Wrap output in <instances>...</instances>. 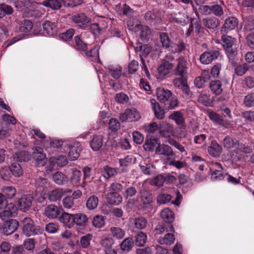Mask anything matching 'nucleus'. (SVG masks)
<instances>
[{
  "mask_svg": "<svg viewBox=\"0 0 254 254\" xmlns=\"http://www.w3.org/2000/svg\"><path fill=\"white\" fill-rule=\"evenodd\" d=\"M123 189V186L118 183H113L111 185L110 192L107 194L108 202L112 205H118L122 201V197L118 192Z\"/></svg>",
  "mask_w": 254,
  "mask_h": 254,
  "instance_id": "1",
  "label": "nucleus"
},
{
  "mask_svg": "<svg viewBox=\"0 0 254 254\" xmlns=\"http://www.w3.org/2000/svg\"><path fill=\"white\" fill-rule=\"evenodd\" d=\"M22 233L26 237L40 234L42 233L39 226H36L33 220L26 217L22 221Z\"/></svg>",
  "mask_w": 254,
  "mask_h": 254,
  "instance_id": "2",
  "label": "nucleus"
},
{
  "mask_svg": "<svg viewBox=\"0 0 254 254\" xmlns=\"http://www.w3.org/2000/svg\"><path fill=\"white\" fill-rule=\"evenodd\" d=\"M127 26L129 30L136 33L137 35L142 40L148 39L150 37L151 30L147 26H143L140 24L133 25L131 24V22H127Z\"/></svg>",
  "mask_w": 254,
  "mask_h": 254,
  "instance_id": "3",
  "label": "nucleus"
},
{
  "mask_svg": "<svg viewBox=\"0 0 254 254\" xmlns=\"http://www.w3.org/2000/svg\"><path fill=\"white\" fill-rule=\"evenodd\" d=\"M222 40L224 48L226 51L228 57L233 58L237 54L236 48L235 47L236 39L227 35H223Z\"/></svg>",
  "mask_w": 254,
  "mask_h": 254,
  "instance_id": "4",
  "label": "nucleus"
},
{
  "mask_svg": "<svg viewBox=\"0 0 254 254\" xmlns=\"http://www.w3.org/2000/svg\"><path fill=\"white\" fill-rule=\"evenodd\" d=\"M140 118V115L135 108L127 109L121 114L120 116V120L123 122H132L137 121Z\"/></svg>",
  "mask_w": 254,
  "mask_h": 254,
  "instance_id": "5",
  "label": "nucleus"
},
{
  "mask_svg": "<svg viewBox=\"0 0 254 254\" xmlns=\"http://www.w3.org/2000/svg\"><path fill=\"white\" fill-rule=\"evenodd\" d=\"M70 18L77 26L83 29H86L88 27L90 21V18L87 17L83 13L73 14Z\"/></svg>",
  "mask_w": 254,
  "mask_h": 254,
  "instance_id": "6",
  "label": "nucleus"
},
{
  "mask_svg": "<svg viewBox=\"0 0 254 254\" xmlns=\"http://www.w3.org/2000/svg\"><path fill=\"white\" fill-rule=\"evenodd\" d=\"M218 51H210L204 52L199 58L200 62L203 64H209L213 60H216L219 56Z\"/></svg>",
  "mask_w": 254,
  "mask_h": 254,
  "instance_id": "7",
  "label": "nucleus"
},
{
  "mask_svg": "<svg viewBox=\"0 0 254 254\" xmlns=\"http://www.w3.org/2000/svg\"><path fill=\"white\" fill-rule=\"evenodd\" d=\"M159 133L164 138H171L174 136L173 127L166 122H163L159 124Z\"/></svg>",
  "mask_w": 254,
  "mask_h": 254,
  "instance_id": "8",
  "label": "nucleus"
},
{
  "mask_svg": "<svg viewBox=\"0 0 254 254\" xmlns=\"http://www.w3.org/2000/svg\"><path fill=\"white\" fill-rule=\"evenodd\" d=\"M32 200V197L30 195L22 196L17 202L18 209L24 212L27 211L31 206Z\"/></svg>",
  "mask_w": 254,
  "mask_h": 254,
  "instance_id": "9",
  "label": "nucleus"
},
{
  "mask_svg": "<svg viewBox=\"0 0 254 254\" xmlns=\"http://www.w3.org/2000/svg\"><path fill=\"white\" fill-rule=\"evenodd\" d=\"M156 153L159 155H162L167 157V161H169L170 159L174 155V152L172 148L168 145L160 144L159 146L156 147Z\"/></svg>",
  "mask_w": 254,
  "mask_h": 254,
  "instance_id": "10",
  "label": "nucleus"
},
{
  "mask_svg": "<svg viewBox=\"0 0 254 254\" xmlns=\"http://www.w3.org/2000/svg\"><path fill=\"white\" fill-rule=\"evenodd\" d=\"M187 60L183 57L179 58L178 63L175 70V75L184 77L187 74L188 70Z\"/></svg>",
  "mask_w": 254,
  "mask_h": 254,
  "instance_id": "11",
  "label": "nucleus"
},
{
  "mask_svg": "<svg viewBox=\"0 0 254 254\" xmlns=\"http://www.w3.org/2000/svg\"><path fill=\"white\" fill-rule=\"evenodd\" d=\"M156 93L158 99L162 103L168 101L172 96V93L169 90L162 87L157 88Z\"/></svg>",
  "mask_w": 254,
  "mask_h": 254,
  "instance_id": "12",
  "label": "nucleus"
},
{
  "mask_svg": "<svg viewBox=\"0 0 254 254\" xmlns=\"http://www.w3.org/2000/svg\"><path fill=\"white\" fill-rule=\"evenodd\" d=\"M238 24V20L235 17H229L225 20L221 29L222 32H226L228 30L235 29Z\"/></svg>",
  "mask_w": 254,
  "mask_h": 254,
  "instance_id": "13",
  "label": "nucleus"
},
{
  "mask_svg": "<svg viewBox=\"0 0 254 254\" xmlns=\"http://www.w3.org/2000/svg\"><path fill=\"white\" fill-rule=\"evenodd\" d=\"M60 222L68 228H71L74 225V214L64 212L60 217Z\"/></svg>",
  "mask_w": 254,
  "mask_h": 254,
  "instance_id": "14",
  "label": "nucleus"
},
{
  "mask_svg": "<svg viewBox=\"0 0 254 254\" xmlns=\"http://www.w3.org/2000/svg\"><path fill=\"white\" fill-rule=\"evenodd\" d=\"M60 212V208L54 204H50L45 209L46 216L50 219L56 218Z\"/></svg>",
  "mask_w": 254,
  "mask_h": 254,
  "instance_id": "15",
  "label": "nucleus"
},
{
  "mask_svg": "<svg viewBox=\"0 0 254 254\" xmlns=\"http://www.w3.org/2000/svg\"><path fill=\"white\" fill-rule=\"evenodd\" d=\"M150 102L155 117L159 120L163 119L165 116V112L161 108L159 104L154 99H150Z\"/></svg>",
  "mask_w": 254,
  "mask_h": 254,
  "instance_id": "16",
  "label": "nucleus"
},
{
  "mask_svg": "<svg viewBox=\"0 0 254 254\" xmlns=\"http://www.w3.org/2000/svg\"><path fill=\"white\" fill-rule=\"evenodd\" d=\"M90 145L94 151L99 150L103 145V136L102 135H95L91 140Z\"/></svg>",
  "mask_w": 254,
  "mask_h": 254,
  "instance_id": "17",
  "label": "nucleus"
},
{
  "mask_svg": "<svg viewBox=\"0 0 254 254\" xmlns=\"http://www.w3.org/2000/svg\"><path fill=\"white\" fill-rule=\"evenodd\" d=\"M18 222L16 220L6 221L3 231L6 235H10L18 228Z\"/></svg>",
  "mask_w": 254,
  "mask_h": 254,
  "instance_id": "18",
  "label": "nucleus"
},
{
  "mask_svg": "<svg viewBox=\"0 0 254 254\" xmlns=\"http://www.w3.org/2000/svg\"><path fill=\"white\" fill-rule=\"evenodd\" d=\"M1 194L5 199L12 198L16 193L15 188L12 186L3 187L1 189Z\"/></svg>",
  "mask_w": 254,
  "mask_h": 254,
  "instance_id": "19",
  "label": "nucleus"
},
{
  "mask_svg": "<svg viewBox=\"0 0 254 254\" xmlns=\"http://www.w3.org/2000/svg\"><path fill=\"white\" fill-rule=\"evenodd\" d=\"M69 149L68 154L69 159L72 161L76 160L79 156L80 144L78 143H75L73 146L69 147Z\"/></svg>",
  "mask_w": 254,
  "mask_h": 254,
  "instance_id": "20",
  "label": "nucleus"
},
{
  "mask_svg": "<svg viewBox=\"0 0 254 254\" xmlns=\"http://www.w3.org/2000/svg\"><path fill=\"white\" fill-rule=\"evenodd\" d=\"M141 205L143 208H147L150 207L152 202L150 195L146 190L140 191Z\"/></svg>",
  "mask_w": 254,
  "mask_h": 254,
  "instance_id": "21",
  "label": "nucleus"
},
{
  "mask_svg": "<svg viewBox=\"0 0 254 254\" xmlns=\"http://www.w3.org/2000/svg\"><path fill=\"white\" fill-rule=\"evenodd\" d=\"M173 64L168 62L162 63L158 68V71L161 76H165L170 72Z\"/></svg>",
  "mask_w": 254,
  "mask_h": 254,
  "instance_id": "22",
  "label": "nucleus"
},
{
  "mask_svg": "<svg viewBox=\"0 0 254 254\" xmlns=\"http://www.w3.org/2000/svg\"><path fill=\"white\" fill-rule=\"evenodd\" d=\"M221 147L216 141H212L211 145L208 148V151L210 155L213 157H218L221 152Z\"/></svg>",
  "mask_w": 254,
  "mask_h": 254,
  "instance_id": "23",
  "label": "nucleus"
},
{
  "mask_svg": "<svg viewBox=\"0 0 254 254\" xmlns=\"http://www.w3.org/2000/svg\"><path fill=\"white\" fill-rule=\"evenodd\" d=\"M203 23L206 27L214 29L220 25V21L215 17H208L203 20Z\"/></svg>",
  "mask_w": 254,
  "mask_h": 254,
  "instance_id": "24",
  "label": "nucleus"
},
{
  "mask_svg": "<svg viewBox=\"0 0 254 254\" xmlns=\"http://www.w3.org/2000/svg\"><path fill=\"white\" fill-rule=\"evenodd\" d=\"M139 167L142 172L145 175H150L154 171V165L147 160L141 162Z\"/></svg>",
  "mask_w": 254,
  "mask_h": 254,
  "instance_id": "25",
  "label": "nucleus"
},
{
  "mask_svg": "<svg viewBox=\"0 0 254 254\" xmlns=\"http://www.w3.org/2000/svg\"><path fill=\"white\" fill-rule=\"evenodd\" d=\"M209 87L212 93L216 95L221 94L223 91L222 83L219 80H212L209 84Z\"/></svg>",
  "mask_w": 254,
  "mask_h": 254,
  "instance_id": "26",
  "label": "nucleus"
},
{
  "mask_svg": "<svg viewBox=\"0 0 254 254\" xmlns=\"http://www.w3.org/2000/svg\"><path fill=\"white\" fill-rule=\"evenodd\" d=\"M44 30L49 36L54 35L57 32V26L56 24L50 21H45L43 24Z\"/></svg>",
  "mask_w": 254,
  "mask_h": 254,
  "instance_id": "27",
  "label": "nucleus"
},
{
  "mask_svg": "<svg viewBox=\"0 0 254 254\" xmlns=\"http://www.w3.org/2000/svg\"><path fill=\"white\" fill-rule=\"evenodd\" d=\"M11 173L15 177H20L23 174V171L21 166L18 163H12L9 167Z\"/></svg>",
  "mask_w": 254,
  "mask_h": 254,
  "instance_id": "28",
  "label": "nucleus"
},
{
  "mask_svg": "<svg viewBox=\"0 0 254 254\" xmlns=\"http://www.w3.org/2000/svg\"><path fill=\"white\" fill-rule=\"evenodd\" d=\"M238 143V141L235 138L231 137L229 136H226L223 141V146L228 149L232 148H235L236 149Z\"/></svg>",
  "mask_w": 254,
  "mask_h": 254,
  "instance_id": "29",
  "label": "nucleus"
},
{
  "mask_svg": "<svg viewBox=\"0 0 254 254\" xmlns=\"http://www.w3.org/2000/svg\"><path fill=\"white\" fill-rule=\"evenodd\" d=\"M64 194V192L63 189H55L49 193V199L51 201H56L60 200Z\"/></svg>",
  "mask_w": 254,
  "mask_h": 254,
  "instance_id": "30",
  "label": "nucleus"
},
{
  "mask_svg": "<svg viewBox=\"0 0 254 254\" xmlns=\"http://www.w3.org/2000/svg\"><path fill=\"white\" fill-rule=\"evenodd\" d=\"M74 224L78 226L86 225L88 219L87 216L82 213H76L74 214Z\"/></svg>",
  "mask_w": 254,
  "mask_h": 254,
  "instance_id": "31",
  "label": "nucleus"
},
{
  "mask_svg": "<svg viewBox=\"0 0 254 254\" xmlns=\"http://www.w3.org/2000/svg\"><path fill=\"white\" fill-rule=\"evenodd\" d=\"M42 4L45 6L56 10L61 7L62 0H46L43 2Z\"/></svg>",
  "mask_w": 254,
  "mask_h": 254,
  "instance_id": "32",
  "label": "nucleus"
},
{
  "mask_svg": "<svg viewBox=\"0 0 254 254\" xmlns=\"http://www.w3.org/2000/svg\"><path fill=\"white\" fill-rule=\"evenodd\" d=\"M160 144V143L157 139L150 138L146 140L144 147L146 150L153 151L154 148L156 149V147L159 146Z\"/></svg>",
  "mask_w": 254,
  "mask_h": 254,
  "instance_id": "33",
  "label": "nucleus"
},
{
  "mask_svg": "<svg viewBox=\"0 0 254 254\" xmlns=\"http://www.w3.org/2000/svg\"><path fill=\"white\" fill-rule=\"evenodd\" d=\"M136 52H139V56L141 61L143 60V57H146L151 51V47L148 45H138L136 48Z\"/></svg>",
  "mask_w": 254,
  "mask_h": 254,
  "instance_id": "34",
  "label": "nucleus"
},
{
  "mask_svg": "<svg viewBox=\"0 0 254 254\" xmlns=\"http://www.w3.org/2000/svg\"><path fill=\"white\" fill-rule=\"evenodd\" d=\"M174 235L172 233L167 234L164 237H160L157 241L161 245H171L175 241Z\"/></svg>",
  "mask_w": 254,
  "mask_h": 254,
  "instance_id": "35",
  "label": "nucleus"
},
{
  "mask_svg": "<svg viewBox=\"0 0 254 254\" xmlns=\"http://www.w3.org/2000/svg\"><path fill=\"white\" fill-rule=\"evenodd\" d=\"M53 180L57 185H62L67 181V177L64 173L58 172L54 174Z\"/></svg>",
  "mask_w": 254,
  "mask_h": 254,
  "instance_id": "36",
  "label": "nucleus"
},
{
  "mask_svg": "<svg viewBox=\"0 0 254 254\" xmlns=\"http://www.w3.org/2000/svg\"><path fill=\"white\" fill-rule=\"evenodd\" d=\"M161 217L166 222H171L174 220L173 212L169 208L164 209L161 212Z\"/></svg>",
  "mask_w": 254,
  "mask_h": 254,
  "instance_id": "37",
  "label": "nucleus"
},
{
  "mask_svg": "<svg viewBox=\"0 0 254 254\" xmlns=\"http://www.w3.org/2000/svg\"><path fill=\"white\" fill-rule=\"evenodd\" d=\"M43 149L40 147L34 149L33 157L37 161L42 162L46 159V155L43 153Z\"/></svg>",
  "mask_w": 254,
  "mask_h": 254,
  "instance_id": "38",
  "label": "nucleus"
},
{
  "mask_svg": "<svg viewBox=\"0 0 254 254\" xmlns=\"http://www.w3.org/2000/svg\"><path fill=\"white\" fill-rule=\"evenodd\" d=\"M74 48L79 51H86L87 49V45L81 40L79 36L74 37Z\"/></svg>",
  "mask_w": 254,
  "mask_h": 254,
  "instance_id": "39",
  "label": "nucleus"
},
{
  "mask_svg": "<svg viewBox=\"0 0 254 254\" xmlns=\"http://www.w3.org/2000/svg\"><path fill=\"white\" fill-rule=\"evenodd\" d=\"M98 204V198L95 195L90 196L86 201V206L88 209L92 210L96 208Z\"/></svg>",
  "mask_w": 254,
  "mask_h": 254,
  "instance_id": "40",
  "label": "nucleus"
},
{
  "mask_svg": "<svg viewBox=\"0 0 254 254\" xmlns=\"http://www.w3.org/2000/svg\"><path fill=\"white\" fill-rule=\"evenodd\" d=\"M14 158H16V160L18 161L25 162L30 160L31 156L28 152L25 151H21L15 154Z\"/></svg>",
  "mask_w": 254,
  "mask_h": 254,
  "instance_id": "41",
  "label": "nucleus"
},
{
  "mask_svg": "<svg viewBox=\"0 0 254 254\" xmlns=\"http://www.w3.org/2000/svg\"><path fill=\"white\" fill-rule=\"evenodd\" d=\"M63 207L66 209H74L75 205L73 198L71 196H66L62 200Z\"/></svg>",
  "mask_w": 254,
  "mask_h": 254,
  "instance_id": "42",
  "label": "nucleus"
},
{
  "mask_svg": "<svg viewBox=\"0 0 254 254\" xmlns=\"http://www.w3.org/2000/svg\"><path fill=\"white\" fill-rule=\"evenodd\" d=\"M35 186L39 189V191H41L47 189L49 187V184L45 178L39 177L36 180Z\"/></svg>",
  "mask_w": 254,
  "mask_h": 254,
  "instance_id": "43",
  "label": "nucleus"
},
{
  "mask_svg": "<svg viewBox=\"0 0 254 254\" xmlns=\"http://www.w3.org/2000/svg\"><path fill=\"white\" fill-rule=\"evenodd\" d=\"M249 69V66L247 64H243L237 65L234 69L235 73L238 76H243Z\"/></svg>",
  "mask_w": 254,
  "mask_h": 254,
  "instance_id": "44",
  "label": "nucleus"
},
{
  "mask_svg": "<svg viewBox=\"0 0 254 254\" xmlns=\"http://www.w3.org/2000/svg\"><path fill=\"white\" fill-rule=\"evenodd\" d=\"M135 161V158L132 155H127L123 159H121L119 160L120 166H128L132 164H133Z\"/></svg>",
  "mask_w": 254,
  "mask_h": 254,
  "instance_id": "45",
  "label": "nucleus"
},
{
  "mask_svg": "<svg viewBox=\"0 0 254 254\" xmlns=\"http://www.w3.org/2000/svg\"><path fill=\"white\" fill-rule=\"evenodd\" d=\"M2 121L6 125H13L16 124L17 121L16 118L10 115L7 114H4L1 116Z\"/></svg>",
  "mask_w": 254,
  "mask_h": 254,
  "instance_id": "46",
  "label": "nucleus"
},
{
  "mask_svg": "<svg viewBox=\"0 0 254 254\" xmlns=\"http://www.w3.org/2000/svg\"><path fill=\"white\" fill-rule=\"evenodd\" d=\"M210 11L216 16H220L223 13L222 7L218 4H214L206 6Z\"/></svg>",
  "mask_w": 254,
  "mask_h": 254,
  "instance_id": "47",
  "label": "nucleus"
},
{
  "mask_svg": "<svg viewBox=\"0 0 254 254\" xmlns=\"http://www.w3.org/2000/svg\"><path fill=\"white\" fill-rule=\"evenodd\" d=\"M146 240L147 236L142 232H139L135 237L136 244L139 246H143L146 242Z\"/></svg>",
  "mask_w": 254,
  "mask_h": 254,
  "instance_id": "48",
  "label": "nucleus"
},
{
  "mask_svg": "<svg viewBox=\"0 0 254 254\" xmlns=\"http://www.w3.org/2000/svg\"><path fill=\"white\" fill-rule=\"evenodd\" d=\"M134 224L136 228L143 229L147 225V221L144 217H141L136 218L134 220Z\"/></svg>",
  "mask_w": 254,
  "mask_h": 254,
  "instance_id": "49",
  "label": "nucleus"
},
{
  "mask_svg": "<svg viewBox=\"0 0 254 254\" xmlns=\"http://www.w3.org/2000/svg\"><path fill=\"white\" fill-rule=\"evenodd\" d=\"M169 118L175 121L178 125H182L184 123V118L182 114L179 112H175L171 114Z\"/></svg>",
  "mask_w": 254,
  "mask_h": 254,
  "instance_id": "50",
  "label": "nucleus"
},
{
  "mask_svg": "<svg viewBox=\"0 0 254 254\" xmlns=\"http://www.w3.org/2000/svg\"><path fill=\"white\" fill-rule=\"evenodd\" d=\"M160 39L163 47L168 48L170 47L171 41L166 33H161L160 34Z\"/></svg>",
  "mask_w": 254,
  "mask_h": 254,
  "instance_id": "51",
  "label": "nucleus"
},
{
  "mask_svg": "<svg viewBox=\"0 0 254 254\" xmlns=\"http://www.w3.org/2000/svg\"><path fill=\"white\" fill-rule=\"evenodd\" d=\"M133 245L132 239L130 238H127L122 242L121 245V248L122 250L124 251H128L131 249Z\"/></svg>",
  "mask_w": 254,
  "mask_h": 254,
  "instance_id": "52",
  "label": "nucleus"
},
{
  "mask_svg": "<svg viewBox=\"0 0 254 254\" xmlns=\"http://www.w3.org/2000/svg\"><path fill=\"white\" fill-rule=\"evenodd\" d=\"M111 232L112 236L117 239H121L125 236L124 231L119 227L111 228Z\"/></svg>",
  "mask_w": 254,
  "mask_h": 254,
  "instance_id": "53",
  "label": "nucleus"
},
{
  "mask_svg": "<svg viewBox=\"0 0 254 254\" xmlns=\"http://www.w3.org/2000/svg\"><path fill=\"white\" fill-rule=\"evenodd\" d=\"M104 176L106 178L113 177L118 173V169L110 167L108 166L104 167Z\"/></svg>",
  "mask_w": 254,
  "mask_h": 254,
  "instance_id": "54",
  "label": "nucleus"
},
{
  "mask_svg": "<svg viewBox=\"0 0 254 254\" xmlns=\"http://www.w3.org/2000/svg\"><path fill=\"white\" fill-rule=\"evenodd\" d=\"M244 104L248 107L254 106V93L251 92L245 97Z\"/></svg>",
  "mask_w": 254,
  "mask_h": 254,
  "instance_id": "55",
  "label": "nucleus"
},
{
  "mask_svg": "<svg viewBox=\"0 0 254 254\" xmlns=\"http://www.w3.org/2000/svg\"><path fill=\"white\" fill-rule=\"evenodd\" d=\"M168 165L176 167L178 169L185 168L187 165L185 162L170 159L167 161Z\"/></svg>",
  "mask_w": 254,
  "mask_h": 254,
  "instance_id": "56",
  "label": "nucleus"
},
{
  "mask_svg": "<svg viewBox=\"0 0 254 254\" xmlns=\"http://www.w3.org/2000/svg\"><path fill=\"white\" fill-rule=\"evenodd\" d=\"M236 149L240 152L245 154H250L252 152V149L246 144L240 143L238 142Z\"/></svg>",
  "mask_w": 254,
  "mask_h": 254,
  "instance_id": "57",
  "label": "nucleus"
},
{
  "mask_svg": "<svg viewBox=\"0 0 254 254\" xmlns=\"http://www.w3.org/2000/svg\"><path fill=\"white\" fill-rule=\"evenodd\" d=\"M111 76L116 79L119 78L121 75L122 68L120 66H111L109 68Z\"/></svg>",
  "mask_w": 254,
  "mask_h": 254,
  "instance_id": "58",
  "label": "nucleus"
},
{
  "mask_svg": "<svg viewBox=\"0 0 254 254\" xmlns=\"http://www.w3.org/2000/svg\"><path fill=\"white\" fill-rule=\"evenodd\" d=\"M32 26L33 24L32 22L30 20H26L22 23L20 27V30L21 32L27 33L32 29Z\"/></svg>",
  "mask_w": 254,
  "mask_h": 254,
  "instance_id": "59",
  "label": "nucleus"
},
{
  "mask_svg": "<svg viewBox=\"0 0 254 254\" xmlns=\"http://www.w3.org/2000/svg\"><path fill=\"white\" fill-rule=\"evenodd\" d=\"M46 231L50 234H55L59 230V226L55 223H50L46 226Z\"/></svg>",
  "mask_w": 254,
  "mask_h": 254,
  "instance_id": "60",
  "label": "nucleus"
},
{
  "mask_svg": "<svg viewBox=\"0 0 254 254\" xmlns=\"http://www.w3.org/2000/svg\"><path fill=\"white\" fill-rule=\"evenodd\" d=\"M114 242L112 238H105L101 240L100 244L104 248V250L112 248Z\"/></svg>",
  "mask_w": 254,
  "mask_h": 254,
  "instance_id": "61",
  "label": "nucleus"
},
{
  "mask_svg": "<svg viewBox=\"0 0 254 254\" xmlns=\"http://www.w3.org/2000/svg\"><path fill=\"white\" fill-rule=\"evenodd\" d=\"M74 32V29L70 28L67 30L65 32L61 34L60 38L64 41H67L72 38Z\"/></svg>",
  "mask_w": 254,
  "mask_h": 254,
  "instance_id": "62",
  "label": "nucleus"
},
{
  "mask_svg": "<svg viewBox=\"0 0 254 254\" xmlns=\"http://www.w3.org/2000/svg\"><path fill=\"white\" fill-rule=\"evenodd\" d=\"M144 129L147 132L153 133L157 130H159V126L156 123L153 122L145 125L144 126Z\"/></svg>",
  "mask_w": 254,
  "mask_h": 254,
  "instance_id": "63",
  "label": "nucleus"
},
{
  "mask_svg": "<svg viewBox=\"0 0 254 254\" xmlns=\"http://www.w3.org/2000/svg\"><path fill=\"white\" fill-rule=\"evenodd\" d=\"M93 225L95 227L101 228L105 224V220L103 216L97 215L94 217Z\"/></svg>",
  "mask_w": 254,
  "mask_h": 254,
  "instance_id": "64",
  "label": "nucleus"
}]
</instances>
